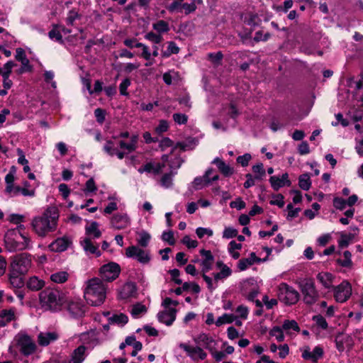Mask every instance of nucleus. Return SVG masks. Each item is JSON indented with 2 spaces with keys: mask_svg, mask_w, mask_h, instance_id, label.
Wrapping results in <instances>:
<instances>
[{
  "mask_svg": "<svg viewBox=\"0 0 363 363\" xmlns=\"http://www.w3.org/2000/svg\"><path fill=\"white\" fill-rule=\"evenodd\" d=\"M344 259H340L338 262L345 267H349L352 265V255L349 251H345L343 253Z\"/></svg>",
  "mask_w": 363,
  "mask_h": 363,
  "instance_id": "53",
  "label": "nucleus"
},
{
  "mask_svg": "<svg viewBox=\"0 0 363 363\" xmlns=\"http://www.w3.org/2000/svg\"><path fill=\"white\" fill-rule=\"evenodd\" d=\"M15 319V312L12 309L2 310L0 311V320L5 323V326Z\"/></svg>",
  "mask_w": 363,
  "mask_h": 363,
  "instance_id": "35",
  "label": "nucleus"
},
{
  "mask_svg": "<svg viewBox=\"0 0 363 363\" xmlns=\"http://www.w3.org/2000/svg\"><path fill=\"white\" fill-rule=\"evenodd\" d=\"M213 163L215 164L220 172L223 174L225 176L228 177L233 173V169L230 167L228 164H226L222 160L218 157H216L213 160Z\"/></svg>",
  "mask_w": 363,
  "mask_h": 363,
  "instance_id": "31",
  "label": "nucleus"
},
{
  "mask_svg": "<svg viewBox=\"0 0 363 363\" xmlns=\"http://www.w3.org/2000/svg\"><path fill=\"white\" fill-rule=\"evenodd\" d=\"M39 298L42 308L53 312L60 311L63 303L61 294L56 289H46L42 291Z\"/></svg>",
  "mask_w": 363,
  "mask_h": 363,
  "instance_id": "5",
  "label": "nucleus"
},
{
  "mask_svg": "<svg viewBox=\"0 0 363 363\" xmlns=\"http://www.w3.org/2000/svg\"><path fill=\"white\" fill-rule=\"evenodd\" d=\"M299 293L286 283H281L278 286V298L286 305H293L299 300Z\"/></svg>",
  "mask_w": 363,
  "mask_h": 363,
  "instance_id": "7",
  "label": "nucleus"
},
{
  "mask_svg": "<svg viewBox=\"0 0 363 363\" xmlns=\"http://www.w3.org/2000/svg\"><path fill=\"white\" fill-rule=\"evenodd\" d=\"M191 289L194 293L198 294L200 292V286L196 283L184 282L183 284V290L187 291Z\"/></svg>",
  "mask_w": 363,
  "mask_h": 363,
  "instance_id": "60",
  "label": "nucleus"
},
{
  "mask_svg": "<svg viewBox=\"0 0 363 363\" xmlns=\"http://www.w3.org/2000/svg\"><path fill=\"white\" fill-rule=\"evenodd\" d=\"M70 243L67 238H60L49 245V249L53 252H63L67 249Z\"/></svg>",
  "mask_w": 363,
  "mask_h": 363,
  "instance_id": "23",
  "label": "nucleus"
},
{
  "mask_svg": "<svg viewBox=\"0 0 363 363\" xmlns=\"http://www.w3.org/2000/svg\"><path fill=\"white\" fill-rule=\"evenodd\" d=\"M31 264L30 255L26 253H21L12 257L9 270L25 275L29 271Z\"/></svg>",
  "mask_w": 363,
  "mask_h": 363,
  "instance_id": "6",
  "label": "nucleus"
},
{
  "mask_svg": "<svg viewBox=\"0 0 363 363\" xmlns=\"http://www.w3.org/2000/svg\"><path fill=\"white\" fill-rule=\"evenodd\" d=\"M85 231V238H91V240L99 238L101 235V232L99 229V224L96 222H92L90 225L86 226Z\"/></svg>",
  "mask_w": 363,
  "mask_h": 363,
  "instance_id": "28",
  "label": "nucleus"
},
{
  "mask_svg": "<svg viewBox=\"0 0 363 363\" xmlns=\"http://www.w3.org/2000/svg\"><path fill=\"white\" fill-rule=\"evenodd\" d=\"M58 214L55 208H48L44 213L32 220V227L35 233L45 237L48 233L54 231L57 226Z\"/></svg>",
  "mask_w": 363,
  "mask_h": 363,
  "instance_id": "3",
  "label": "nucleus"
},
{
  "mask_svg": "<svg viewBox=\"0 0 363 363\" xmlns=\"http://www.w3.org/2000/svg\"><path fill=\"white\" fill-rule=\"evenodd\" d=\"M194 341L200 345L203 346L209 352L213 350V348L216 346V341L209 335L206 333H201L194 338Z\"/></svg>",
  "mask_w": 363,
  "mask_h": 363,
  "instance_id": "17",
  "label": "nucleus"
},
{
  "mask_svg": "<svg viewBox=\"0 0 363 363\" xmlns=\"http://www.w3.org/2000/svg\"><path fill=\"white\" fill-rule=\"evenodd\" d=\"M130 223V218L126 213H116L111 219V227L116 230L125 229Z\"/></svg>",
  "mask_w": 363,
  "mask_h": 363,
  "instance_id": "13",
  "label": "nucleus"
},
{
  "mask_svg": "<svg viewBox=\"0 0 363 363\" xmlns=\"http://www.w3.org/2000/svg\"><path fill=\"white\" fill-rule=\"evenodd\" d=\"M354 238V235L352 233H341L340 238L338 240L339 246L342 248L347 247Z\"/></svg>",
  "mask_w": 363,
  "mask_h": 363,
  "instance_id": "38",
  "label": "nucleus"
},
{
  "mask_svg": "<svg viewBox=\"0 0 363 363\" xmlns=\"http://www.w3.org/2000/svg\"><path fill=\"white\" fill-rule=\"evenodd\" d=\"M107 286L99 278H93L86 283L84 296L86 302L91 306H100L106 296Z\"/></svg>",
  "mask_w": 363,
  "mask_h": 363,
  "instance_id": "2",
  "label": "nucleus"
},
{
  "mask_svg": "<svg viewBox=\"0 0 363 363\" xmlns=\"http://www.w3.org/2000/svg\"><path fill=\"white\" fill-rule=\"evenodd\" d=\"M214 170L213 169H208L206 170L205 174L203 177H201V178L205 179V181L206 182L207 185H209L212 182L216 181L218 179V174H213V172Z\"/></svg>",
  "mask_w": 363,
  "mask_h": 363,
  "instance_id": "49",
  "label": "nucleus"
},
{
  "mask_svg": "<svg viewBox=\"0 0 363 363\" xmlns=\"http://www.w3.org/2000/svg\"><path fill=\"white\" fill-rule=\"evenodd\" d=\"M238 235V230L233 228L228 227L225 228L223 233V238L229 239L236 237Z\"/></svg>",
  "mask_w": 363,
  "mask_h": 363,
  "instance_id": "64",
  "label": "nucleus"
},
{
  "mask_svg": "<svg viewBox=\"0 0 363 363\" xmlns=\"http://www.w3.org/2000/svg\"><path fill=\"white\" fill-rule=\"evenodd\" d=\"M118 145L120 148L125 151L127 154L130 153L136 150L135 145H132L130 142L127 143L123 140H120Z\"/></svg>",
  "mask_w": 363,
  "mask_h": 363,
  "instance_id": "56",
  "label": "nucleus"
},
{
  "mask_svg": "<svg viewBox=\"0 0 363 363\" xmlns=\"http://www.w3.org/2000/svg\"><path fill=\"white\" fill-rule=\"evenodd\" d=\"M223 54L221 52L216 53H209L208 55V59L215 65H219L223 59Z\"/></svg>",
  "mask_w": 363,
  "mask_h": 363,
  "instance_id": "61",
  "label": "nucleus"
},
{
  "mask_svg": "<svg viewBox=\"0 0 363 363\" xmlns=\"http://www.w3.org/2000/svg\"><path fill=\"white\" fill-rule=\"evenodd\" d=\"M58 334L55 332H42L38 336V344L41 346H47L50 342L57 340Z\"/></svg>",
  "mask_w": 363,
  "mask_h": 363,
  "instance_id": "24",
  "label": "nucleus"
},
{
  "mask_svg": "<svg viewBox=\"0 0 363 363\" xmlns=\"http://www.w3.org/2000/svg\"><path fill=\"white\" fill-rule=\"evenodd\" d=\"M79 17H80V16L77 11H76L75 10H71L67 13V16L66 18V22H67V25L72 26L74 24V22L77 19L79 18Z\"/></svg>",
  "mask_w": 363,
  "mask_h": 363,
  "instance_id": "52",
  "label": "nucleus"
},
{
  "mask_svg": "<svg viewBox=\"0 0 363 363\" xmlns=\"http://www.w3.org/2000/svg\"><path fill=\"white\" fill-rule=\"evenodd\" d=\"M178 77V73L174 70L169 71L163 74V80L168 85L172 84Z\"/></svg>",
  "mask_w": 363,
  "mask_h": 363,
  "instance_id": "43",
  "label": "nucleus"
},
{
  "mask_svg": "<svg viewBox=\"0 0 363 363\" xmlns=\"http://www.w3.org/2000/svg\"><path fill=\"white\" fill-rule=\"evenodd\" d=\"M300 289L303 295V300L306 304L313 305L318 301L319 293L313 280L305 279L300 284Z\"/></svg>",
  "mask_w": 363,
  "mask_h": 363,
  "instance_id": "8",
  "label": "nucleus"
},
{
  "mask_svg": "<svg viewBox=\"0 0 363 363\" xmlns=\"http://www.w3.org/2000/svg\"><path fill=\"white\" fill-rule=\"evenodd\" d=\"M125 255L129 258L136 259L143 264H147L150 260V255L147 251L135 245L126 248Z\"/></svg>",
  "mask_w": 363,
  "mask_h": 363,
  "instance_id": "11",
  "label": "nucleus"
},
{
  "mask_svg": "<svg viewBox=\"0 0 363 363\" xmlns=\"http://www.w3.org/2000/svg\"><path fill=\"white\" fill-rule=\"evenodd\" d=\"M269 182L274 190L278 191L280 188L291 185V182L289 179L287 173L283 174L281 177L272 176L269 179Z\"/></svg>",
  "mask_w": 363,
  "mask_h": 363,
  "instance_id": "20",
  "label": "nucleus"
},
{
  "mask_svg": "<svg viewBox=\"0 0 363 363\" xmlns=\"http://www.w3.org/2000/svg\"><path fill=\"white\" fill-rule=\"evenodd\" d=\"M334 298L338 303H345L352 295V286L349 281L345 280L339 285L333 287Z\"/></svg>",
  "mask_w": 363,
  "mask_h": 363,
  "instance_id": "9",
  "label": "nucleus"
},
{
  "mask_svg": "<svg viewBox=\"0 0 363 363\" xmlns=\"http://www.w3.org/2000/svg\"><path fill=\"white\" fill-rule=\"evenodd\" d=\"M67 310L74 317H80L84 313V306L82 301L74 299L69 302Z\"/></svg>",
  "mask_w": 363,
  "mask_h": 363,
  "instance_id": "21",
  "label": "nucleus"
},
{
  "mask_svg": "<svg viewBox=\"0 0 363 363\" xmlns=\"http://www.w3.org/2000/svg\"><path fill=\"white\" fill-rule=\"evenodd\" d=\"M323 354V350L320 346H316L312 352L309 349H306L302 353V357L305 359H311L313 362H316Z\"/></svg>",
  "mask_w": 363,
  "mask_h": 363,
  "instance_id": "25",
  "label": "nucleus"
},
{
  "mask_svg": "<svg viewBox=\"0 0 363 363\" xmlns=\"http://www.w3.org/2000/svg\"><path fill=\"white\" fill-rule=\"evenodd\" d=\"M121 272L119 264L116 262H109L103 265L100 269L101 277L108 281H111L116 279Z\"/></svg>",
  "mask_w": 363,
  "mask_h": 363,
  "instance_id": "12",
  "label": "nucleus"
},
{
  "mask_svg": "<svg viewBox=\"0 0 363 363\" xmlns=\"http://www.w3.org/2000/svg\"><path fill=\"white\" fill-rule=\"evenodd\" d=\"M86 347L84 345L74 349L70 354L68 363H82L86 357Z\"/></svg>",
  "mask_w": 363,
  "mask_h": 363,
  "instance_id": "22",
  "label": "nucleus"
},
{
  "mask_svg": "<svg viewBox=\"0 0 363 363\" xmlns=\"http://www.w3.org/2000/svg\"><path fill=\"white\" fill-rule=\"evenodd\" d=\"M201 255L203 257V259L200 261V265L201 267V272L207 273L213 269L214 257L209 250L204 249L200 251Z\"/></svg>",
  "mask_w": 363,
  "mask_h": 363,
  "instance_id": "16",
  "label": "nucleus"
},
{
  "mask_svg": "<svg viewBox=\"0 0 363 363\" xmlns=\"http://www.w3.org/2000/svg\"><path fill=\"white\" fill-rule=\"evenodd\" d=\"M313 320L315 322L316 325L323 330H326L328 327V324L325 318L321 315H316L313 317Z\"/></svg>",
  "mask_w": 363,
  "mask_h": 363,
  "instance_id": "48",
  "label": "nucleus"
},
{
  "mask_svg": "<svg viewBox=\"0 0 363 363\" xmlns=\"http://www.w3.org/2000/svg\"><path fill=\"white\" fill-rule=\"evenodd\" d=\"M16 66V64L13 61L7 62L1 69V76L2 77H10V74L12 72V69Z\"/></svg>",
  "mask_w": 363,
  "mask_h": 363,
  "instance_id": "50",
  "label": "nucleus"
},
{
  "mask_svg": "<svg viewBox=\"0 0 363 363\" xmlns=\"http://www.w3.org/2000/svg\"><path fill=\"white\" fill-rule=\"evenodd\" d=\"M48 35H49V38L52 40H55L60 43H63L61 31L58 29V28L57 26L53 28L48 33Z\"/></svg>",
  "mask_w": 363,
  "mask_h": 363,
  "instance_id": "45",
  "label": "nucleus"
},
{
  "mask_svg": "<svg viewBox=\"0 0 363 363\" xmlns=\"http://www.w3.org/2000/svg\"><path fill=\"white\" fill-rule=\"evenodd\" d=\"M69 273L66 271H58L50 275V279L57 284L65 283L69 278Z\"/></svg>",
  "mask_w": 363,
  "mask_h": 363,
  "instance_id": "32",
  "label": "nucleus"
},
{
  "mask_svg": "<svg viewBox=\"0 0 363 363\" xmlns=\"http://www.w3.org/2000/svg\"><path fill=\"white\" fill-rule=\"evenodd\" d=\"M271 336L274 337L278 342H282L284 340L283 329L280 327H274L269 332Z\"/></svg>",
  "mask_w": 363,
  "mask_h": 363,
  "instance_id": "46",
  "label": "nucleus"
},
{
  "mask_svg": "<svg viewBox=\"0 0 363 363\" xmlns=\"http://www.w3.org/2000/svg\"><path fill=\"white\" fill-rule=\"evenodd\" d=\"M150 240V235L145 231H141L138 233L137 241L141 247L147 246Z\"/></svg>",
  "mask_w": 363,
  "mask_h": 363,
  "instance_id": "40",
  "label": "nucleus"
},
{
  "mask_svg": "<svg viewBox=\"0 0 363 363\" xmlns=\"http://www.w3.org/2000/svg\"><path fill=\"white\" fill-rule=\"evenodd\" d=\"M258 261L259 259L257 257L255 252H252L249 257L239 260L238 267L240 271H244Z\"/></svg>",
  "mask_w": 363,
  "mask_h": 363,
  "instance_id": "29",
  "label": "nucleus"
},
{
  "mask_svg": "<svg viewBox=\"0 0 363 363\" xmlns=\"http://www.w3.org/2000/svg\"><path fill=\"white\" fill-rule=\"evenodd\" d=\"M252 171L257 174L258 175L255 176L257 179H261L263 176L265 174V171L263 168V164L262 163L257 164L252 167Z\"/></svg>",
  "mask_w": 363,
  "mask_h": 363,
  "instance_id": "58",
  "label": "nucleus"
},
{
  "mask_svg": "<svg viewBox=\"0 0 363 363\" xmlns=\"http://www.w3.org/2000/svg\"><path fill=\"white\" fill-rule=\"evenodd\" d=\"M117 147H115L113 142L108 140L104 146V150L110 156L115 155Z\"/></svg>",
  "mask_w": 363,
  "mask_h": 363,
  "instance_id": "54",
  "label": "nucleus"
},
{
  "mask_svg": "<svg viewBox=\"0 0 363 363\" xmlns=\"http://www.w3.org/2000/svg\"><path fill=\"white\" fill-rule=\"evenodd\" d=\"M236 315V319L240 318L243 320H246L248 317L249 314V309L247 306L244 305H240L238 306L235 309Z\"/></svg>",
  "mask_w": 363,
  "mask_h": 363,
  "instance_id": "42",
  "label": "nucleus"
},
{
  "mask_svg": "<svg viewBox=\"0 0 363 363\" xmlns=\"http://www.w3.org/2000/svg\"><path fill=\"white\" fill-rule=\"evenodd\" d=\"M196 6L194 1L191 3H183L182 6V12L184 11L186 14L191 13L195 11Z\"/></svg>",
  "mask_w": 363,
  "mask_h": 363,
  "instance_id": "62",
  "label": "nucleus"
},
{
  "mask_svg": "<svg viewBox=\"0 0 363 363\" xmlns=\"http://www.w3.org/2000/svg\"><path fill=\"white\" fill-rule=\"evenodd\" d=\"M108 321L111 324H116L123 326L128 323V318L123 313L114 314L108 318Z\"/></svg>",
  "mask_w": 363,
  "mask_h": 363,
  "instance_id": "33",
  "label": "nucleus"
},
{
  "mask_svg": "<svg viewBox=\"0 0 363 363\" xmlns=\"http://www.w3.org/2000/svg\"><path fill=\"white\" fill-rule=\"evenodd\" d=\"M236 319V316L234 314L224 313L223 315L218 318L216 320V325L218 327L221 326L223 324L231 323Z\"/></svg>",
  "mask_w": 363,
  "mask_h": 363,
  "instance_id": "36",
  "label": "nucleus"
},
{
  "mask_svg": "<svg viewBox=\"0 0 363 363\" xmlns=\"http://www.w3.org/2000/svg\"><path fill=\"white\" fill-rule=\"evenodd\" d=\"M179 347L184 350L186 355L194 362L204 360L207 357V353L199 346H192L186 343H179Z\"/></svg>",
  "mask_w": 363,
  "mask_h": 363,
  "instance_id": "10",
  "label": "nucleus"
},
{
  "mask_svg": "<svg viewBox=\"0 0 363 363\" xmlns=\"http://www.w3.org/2000/svg\"><path fill=\"white\" fill-rule=\"evenodd\" d=\"M80 245L86 255H93L96 257L101 255L99 245L93 241L91 238H82L80 240Z\"/></svg>",
  "mask_w": 363,
  "mask_h": 363,
  "instance_id": "15",
  "label": "nucleus"
},
{
  "mask_svg": "<svg viewBox=\"0 0 363 363\" xmlns=\"http://www.w3.org/2000/svg\"><path fill=\"white\" fill-rule=\"evenodd\" d=\"M317 279L325 289L333 288L334 276L332 274L324 272H320L317 274Z\"/></svg>",
  "mask_w": 363,
  "mask_h": 363,
  "instance_id": "27",
  "label": "nucleus"
},
{
  "mask_svg": "<svg viewBox=\"0 0 363 363\" xmlns=\"http://www.w3.org/2000/svg\"><path fill=\"white\" fill-rule=\"evenodd\" d=\"M284 196L281 194L274 195L272 199L269 201L271 205H276L279 208H282L284 206Z\"/></svg>",
  "mask_w": 363,
  "mask_h": 363,
  "instance_id": "59",
  "label": "nucleus"
},
{
  "mask_svg": "<svg viewBox=\"0 0 363 363\" xmlns=\"http://www.w3.org/2000/svg\"><path fill=\"white\" fill-rule=\"evenodd\" d=\"M177 311L175 308H169L157 314L158 320L165 325H171L175 320Z\"/></svg>",
  "mask_w": 363,
  "mask_h": 363,
  "instance_id": "19",
  "label": "nucleus"
},
{
  "mask_svg": "<svg viewBox=\"0 0 363 363\" xmlns=\"http://www.w3.org/2000/svg\"><path fill=\"white\" fill-rule=\"evenodd\" d=\"M5 247L9 252L23 250L30 247V240L16 230H9L4 236Z\"/></svg>",
  "mask_w": 363,
  "mask_h": 363,
  "instance_id": "4",
  "label": "nucleus"
},
{
  "mask_svg": "<svg viewBox=\"0 0 363 363\" xmlns=\"http://www.w3.org/2000/svg\"><path fill=\"white\" fill-rule=\"evenodd\" d=\"M146 312L147 308L145 307V305L140 303H137L134 304L130 310V313L132 316L135 318H139L140 315L145 314Z\"/></svg>",
  "mask_w": 363,
  "mask_h": 363,
  "instance_id": "34",
  "label": "nucleus"
},
{
  "mask_svg": "<svg viewBox=\"0 0 363 363\" xmlns=\"http://www.w3.org/2000/svg\"><path fill=\"white\" fill-rule=\"evenodd\" d=\"M137 294V287L133 282H128L125 284L118 293L120 299L126 300L130 298L135 297Z\"/></svg>",
  "mask_w": 363,
  "mask_h": 363,
  "instance_id": "18",
  "label": "nucleus"
},
{
  "mask_svg": "<svg viewBox=\"0 0 363 363\" xmlns=\"http://www.w3.org/2000/svg\"><path fill=\"white\" fill-rule=\"evenodd\" d=\"M196 233L199 238H202L206 235L208 237H211L213 234L211 229L201 227L196 228Z\"/></svg>",
  "mask_w": 363,
  "mask_h": 363,
  "instance_id": "63",
  "label": "nucleus"
},
{
  "mask_svg": "<svg viewBox=\"0 0 363 363\" xmlns=\"http://www.w3.org/2000/svg\"><path fill=\"white\" fill-rule=\"evenodd\" d=\"M145 38L155 43V44H159L160 43L162 40H163V38L161 35L160 34H156L153 32H149L147 33L145 35Z\"/></svg>",
  "mask_w": 363,
  "mask_h": 363,
  "instance_id": "51",
  "label": "nucleus"
},
{
  "mask_svg": "<svg viewBox=\"0 0 363 363\" xmlns=\"http://www.w3.org/2000/svg\"><path fill=\"white\" fill-rule=\"evenodd\" d=\"M45 286V281L38 277L33 276L28 279L26 286L31 291H39Z\"/></svg>",
  "mask_w": 363,
  "mask_h": 363,
  "instance_id": "30",
  "label": "nucleus"
},
{
  "mask_svg": "<svg viewBox=\"0 0 363 363\" xmlns=\"http://www.w3.org/2000/svg\"><path fill=\"white\" fill-rule=\"evenodd\" d=\"M172 118L174 122L179 125L186 124L188 121V116L180 113H174Z\"/></svg>",
  "mask_w": 363,
  "mask_h": 363,
  "instance_id": "55",
  "label": "nucleus"
},
{
  "mask_svg": "<svg viewBox=\"0 0 363 363\" xmlns=\"http://www.w3.org/2000/svg\"><path fill=\"white\" fill-rule=\"evenodd\" d=\"M37 349L35 342L25 333H18L12 340L9 352L13 357L21 355L28 357L33 354Z\"/></svg>",
  "mask_w": 363,
  "mask_h": 363,
  "instance_id": "1",
  "label": "nucleus"
},
{
  "mask_svg": "<svg viewBox=\"0 0 363 363\" xmlns=\"http://www.w3.org/2000/svg\"><path fill=\"white\" fill-rule=\"evenodd\" d=\"M242 20L245 23L250 26H255L257 24L258 17L252 13H246L242 16Z\"/></svg>",
  "mask_w": 363,
  "mask_h": 363,
  "instance_id": "39",
  "label": "nucleus"
},
{
  "mask_svg": "<svg viewBox=\"0 0 363 363\" xmlns=\"http://www.w3.org/2000/svg\"><path fill=\"white\" fill-rule=\"evenodd\" d=\"M298 185L303 190H308L311 187V182L308 174H305L299 177Z\"/></svg>",
  "mask_w": 363,
  "mask_h": 363,
  "instance_id": "41",
  "label": "nucleus"
},
{
  "mask_svg": "<svg viewBox=\"0 0 363 363\" xmlns=\"http://www.w3.org/2000/svg\"><path fill=\"white\" fill-rule=\"evenodd\" d=\"M162 163H152L148 162L145 164L144 166L140 167L138 169V172L142 174L143 172H152L155 174L160 173L162 171L163 167H164V163L168 162L169 156L167 155H164L162 157Z\"/></svg>",
  "mask_w": 363,
  "mask_h": 363,
  "instance_id": "14",
  "label": "nucleus"
},
{
  "mask_svg": "<svg viewBox=\"0 0 363 363\" xmlns=\"http://www.w3.org/2000/svg\"><path fill=\"white\" fill-rule=\"evenodd\" d=\"M182 1L174 0L167 7V9L173 12H182Z\"/></svg>",
  "mask_w": 363,
  "mask_h": 363,
  "instance_id": "57",
  "label": "nucleus"
},
{
  "mask_svg": "<svg viewBox=\"0 0 363 363\" xmlns=\"http://www.w3.org/2000/svg\"><path fill=\"white\" fill-rule=\"evenodd\" d=\"M152 28L160 34L167 33L169 30V26L167 22L160 20L152 24Z\"/></svg>",
  "mask_w": 363,
  "mask_h": 363,
  "instance_id": "37",
  "label": "nucleus"
},
{
  "mask_svg": "<svg viewBox=\"0 0 363 363\" xmlns=\"http://www.w3.org/2000/svg\"><path fill=\"white\" fill-rule=\"evenodd\" d=\"M23 275L24 274H21L9 270L8 274V279L11 286L15 289H19L22 287L24 284L23 279Z\"/></svg>",
  "mask_w": 363,
  "mask_h": 363,
  "instance_id": "26",
  "label": "nucleus"
},
{
  "mask_svg": "<svg viewBox=\"0 0 363 363\" xmlns=\"http://www.w3.org/2000/svg\"><path fill=\"white\" fill-rule=\"evenodd\" d=\"M281 328L287 332H289L290 330H294V331L299 330V327H298L297 323L294 320H286L284 322Z\"/></svg>",
  "mask_w": 363,
  "mask_h": 363,
  "instance_id": "47",
  "label": "nucleus"
},
{
  "mask_svg": "<svg viewBox=\"0 0 363 363\" xmlns=\"http://www.w3.org/2000/svg\"><path fill=\"white\" fill-rule=\"evenodd\" d=\"M176 174V172L170 170V173L165 174L161 179V184L165 188H169L172 185V177Z\"/></svg>",
  "mask_w": 363,
  "mask_h": 363,
  "instance_id": "44",
  "label": "nucleus"
}]
</instances>
